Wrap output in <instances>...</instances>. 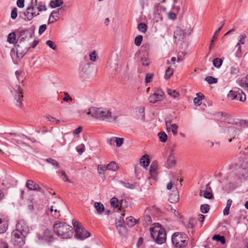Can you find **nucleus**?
<instances>
[{"label":"nucleus","instance_id":"7","mask_svg":"<svg viewBox=\"0 0 248 248\" xmlns=\"http://www.w3.org/2000/svg\"><path fill=\"white\" fill-rule=\"evenodd\" d=\"M26 235L22 232L14 230L12 232L11 241L14 246L21 247L25 244Z\"/></svg>","mask_w":248,"mask_h":248},{"label":"nucleus","instance_id":"42","mask_svg":"<svg viewBox=\"0 0 248 248\" xmlns=\"http://www.w3.org/2000/svg\"><path fill=\"white\" fill-rule=\"evenodd\" d=\"M173 70L171 68H168L165 72V78L167 79H169L170 76L173 74Z\"/></svg>","mask_w":248,"mask_h":248},{"label":"nucleus","instance_id":"1","mask_svg":"<svg viewBox=\"0 0 248 248\" xmlns=\"http://www.w3.org/2000/svg\"><path fill=\"white\" fill-rule=\"evenodd\" d=\"M87 114L90 115L95 119L110 123H116L120 116L118 113L112 112L108 108L94 107L90 108Z\"/></svg>","mask_w":248,"mask_h":248},{"label":"nucleus","instance_id":"21","mask_svg":"<svg viewBox=\"0 0 248 248\" xmlns=\"http://www.w3.org/2000/svg\"><path fill=\"white\" fill-rule=\"evenodd\" d=\"M196 95L197 96L194 98L193 103L195 105L199 106L202 104V100L204 98V95L201 93H198L196 94Z\"/></svg>","mask_w":248,"mask_h":248},{"label":"nucleus","instance_id":"47","mask_svg":"<svg viewBox=\"0 0 248 248\" xmlns=\"http://www.w3.org/2000/svg\"><path fill=\"white\" fill-rule=\"evenodd\" d=\"M31 11L30 10H28V7L26 8V12H24L22 13L23 15L25 16L24 19L25 20H27V21H30L31 20V18L29 17V16H30V15H31Z\"/></svg>","mask_w":248,"mask_h":248},{"label":"nucleus","instance_id":"32","mask_svg":"<svg viewBox=\"0 0 248 248\" xmlns=\"http://www.w3.org/2000/svg\"><path fill=\"white\" fill-rule=\"evenodd\" d=\"M158 136L162 142H165L168 139V136L164 131L158 133Z\"/></svg>","mask_w":248,"mask_h":248},{"label":"nucleus","instance_id":"64","mask_svg":"<svg viewBox=\"0 0 248 248\" xmlns=\"http://www.w3.org/2000/svg\"><path fill=\"white\" fill-rule=\"evenodd\" d=\"M119 233L120 234L123 235L126 232V229L124 226H122L120 228H117Z\"/></svg>","mask_w":248,"mask_h":248},{"label":"nucleus","instance_id":"45","mask_svg":"<svg viewBox=\"0 0 248 248\" xmlns=\"http://www.w3.org/2000/svg\"><path fill=\"white\" fill-rule=\"evenodd\" d=\"M45 117L49 121H50V122H51L52 123H53L54 124H59L60 123V120H57L55 118H54V117H53L52 116H49V115H47V116H45Z\"/></svg>","mask_w":248,"mask_h":248},{"label":"nucleus","instance_id":"6","mask_svg":"<svg viewBox=\"0 0 248 248\" xmlns=\"http://www.w3.org/2000/svg\"><path fill=\"white\" fill-rule=\"evenodd\" d=\"M33 39V32L29 30H25L20 31L17 37V43L28 44Z\"/></svg>","mask_w":248,"mask_h":248},{"label":"nucleus","instance_id":"11","mask_svg":"<svg viewBox=\"0 0 248 248\" xmlns=\"http://www.w3.org/2000/svg\"><path fill=\"white\" fill-rule=\"evenodd\" d=\"M15 230L22 232L24 235H27L29 232V228L24 220H20L16 224Z\"/></svg>","mask_w":248,"mask_h":248},{"label":"nucleus","instance_id":"14","mask_svg":"<svg viewBox=\"0 0 248 248\" xmlns=\"http://www.w3.org/2000/svg\"><path fill=\"white\" fill-rule=\"evenodd\" d=\"M61 11H64V9H63V7H61L60 8H59L57 10H53L51 13L50 14L49 16V19L47 21L48 24L53 23L55 21H57V19L55 18V17H58L59 15H60V12Z\"/></svg>","mask_w":248,"mask_h":248},{"label":"nucleus","instance_id":"59","mask_svg":"<svg viewBox=\"0 0 248 248\" xmlns=\"http://www.w3.org/2000/svg\"><path fill=\"white\" fill-rule=\"evenodd\" d=\"M37 7L38 12L46 11L47 10V7L46 5L39 4Z\"/></svg>","mask_w":248,"mask_h":248},{"label":"nucleus","instance_id":"2","mask_svg":"<svg viewBox=\"0 0 248 248\" xmlns=\"http://www.w3.org/2000/svg\"><path fill=\"white\" fill-rule=\"evenodd\" d=\"M55 233L62 239H67L73 236L72 227L62 221H56L53 226Z\"/></svg>","mask_w":248,"mask_h":248},{"label":"nucleus","instance_id":"63","mask_svg":"<svg viewBox=\"0 0 248 248\" xmlns=\"http://www.w3.org/2000/svg\"><path fill=\"white\" fill-rule=\"evenodd\" d=\"M38 42H39L38 40H36V39H34L33 41V42L31 44V42H30L29 43V44H26V45H29L30 46V47L35 48V46L38 44Z\"/></svg>","mask_w":248,"mask_h":248},{"label":"nucleus","instance_id":"50","mask_svg":"<svg viewBox=\"0 0 248 248\" xmlns=\"http://www.w3.org/2000/svg\"><path fill=\"white\" fill-rule=\"evenodd\" d=\"M239 71V68L237 66H232L230 68V73L231 74H236Z\"/></svg>","mask_w":248,"mask_h":248},{"label":"nucleus","instance_id":"35","mask_svg":"<svg viewBox=\"0 0 248 248\" xmlns=\"http://www.w3.org/2000/svg\"><path fill=\"white\" fill-rule=\"evenodd\" d=\"M202 193L204 197L206 199H211L213 197L212 193L209 191L201 190L200 194V196H202Z\"/></svg>","mask_w":248,"mask_h":248},{"label":"nucleus","instance_id":"43","mask_svg":"<svg viewBox=\"0 0 248 248\" xmlns=\"http://www.w3.org/2000/svg\"><path fill=\"white\" fill-rule=\"evenodd\" d=\"M110 203L111 206L113 207L117 208L119 206L118 200L115 197L111 199Z\"/></svg>","mask_w":248,"mask_h":248},{"label":"nucleus","instance_id":"61","mask_svg":"<svg viewBox=\"0 0 248 248\" xmlns=\"http://www.w3.org/2000/svg\"><path fill=\"white\" fill-rule=\"evenodd\" d=\"M147 29V26L146 24L140 23V32H145Z\"/></svg>","mask_w":248,"mask_h":248},{"label":"nucleus","instance_id":"53","mask_svg":"<svg viewBox=\"0 0 248 248\" xmlns=\"http://www.w3.org/2000/svg\"><path fill=\"white\" fill-rule=\"evenodd\" d=\"M246 38V35L244 33L241 34L239 37H238V41L239 42L238 43H240V44L243 45L245 44V39Z\"/></svg>","mask_w":248,"mask_h":248},{"label":"nucleus","instance_id":"52","mask_svg":"<svg viewBox=\"0 0 248 248\" xmlns=\"http://www.w3.org/2000/svg\"><path fill=\"white\" fill-rule=\"evenodd\" d=\"M178 128V126L176 124H173L171 125L170 130L174 135H176L177 134Z\"/></svg>","mask_w":248,"mask_h":248},{"label":"nucleus","instance_id":"55","mask_svg":"<svg viewBox=\"0 0 248 248\" xmlns=\"http://www.w3.org/2000/svg\"><path fill=\"white\" fill-rule=\"evenodd\" d=\"M46 44L51 48L53 50H55L56 49V46L55 45L54 43L51 40H47L46 42Z\"/></svg>","mask_w":248,"mask_h":248},{"label":"nucleus","instance_id":"18","mask_svg":"<svg viewBox=\"0 0 248 248\" xmlns=\"http://www.w3.org/2000/svg\"><path fill=\"white\" fill-rule=\"evenodd\" d=\"M225 132L228 133L230 136L233 139L241 132V130L235 126H231L226 128Z\"/></svg>","mask_w":248,"mask_h":248},{"label":"nucleus","instance_id":"9","mask_svg":"<svg viewBox=\"0 0 248 248\" xmlns=\"http://www.w3.org/2000/svg\"><path fill=\"white\" fill-rule=\"evenodd\" d=\"M30 48L29 45H26V44H19L16 42L15 46V49L16 51L17 57L18 58H22Z\"/></svg>","mask_w":248,"mask_h":248},{"label":"nucleus","instance_id":"56","mask_svg":"<svg viewBox=\"0 0 248 248\" xmlns=\"http://www.w3.org/2000/svg\"><path fill=\"white\" fill-rule=\"evenodd\" d=\"M17 16V9L16 8H14L11 11V17L13 19H15L16 18Z\"/></svg>","mask_w":248,"mask_h":248},{"label":"nucleus","instance_id":"38","mask_svg":"<svg viewBox=\"0 0 248 248\" xmlns=\"http://www.w3.org/2000/svg\"><path fill=\"white\" fill-rule=\"evenodd\" d=\"M205 79L209 84H215L217 82V79L212 76H208Z\"/></svg>","mask_w":248,"mask_h":248},{"label":"nucleus","instance_id":"5","mask_svg":"<svg viewBox=\"0 0 248 248\" xmlns=\"http://www.w3.org/2000/svg\"><path fill=\"white\" fill-rule=\"evenodd\" d=\"M187 236L186 234L175 232L171 237V241L173 245L177 248H182L187 244Z\"/></svg>","mask_w":248,"mask_h":248},{"label":"nucleus","instance_id":"24","mask_svg":"<svg viewBox=\"0 0 248 248\" xmlns=\"http://www.w3.org/2000/svg\"><path fill=\"white\" fill-rule=\"evenodd\" d=\"M175 164L174 156L173 154L170 155L166 163V167L170 168Z\"/></svg>","mask_w":248,"mask_h":248},{"label":"nucleus","instance_id":"46","mask_svg":"<svg viewBox=\"0 0 248 248\" xmlns=\"http://www.w3.org/2000/svg\"><path fill=\"white\" fill-rule=\"evenodd\" d=\"M85 149V146L83 144H81L76 147V150L79 155H81L83 153Z\"/></svg>","mask_w":248,"mask_h":248},{"label":"nucleus","instance_id":"54","mask_svg":"<svg viewBox=\"0 0 248 248\" xmlns=\"http://www.w3.org/2000/svg\"><path fill=\"white\" fill-rule=\"evenodd\" d=\"M108 170V168L107 167V165H99L97 167V170L98 172L101 174L102 171H104L106 170Z\"/></svg>","mask_w":248,"mask_h":248},{"label":"nucleus","instance_id":"23","mask_svg":"<svg viewBox=\"0 0 248 248\" xmlns=\"http://www.w3.org/2000/svg\"><path fill=\"white\" fill-rule=\"evenodd\" d=\"M44 238L48 242H51L53 240V233L49 230H46L44 232Z\"/></svg>","mask_w":248,"mask_h":248},{"label":"nucleus","instance_id":"39","mask_svg":"<svg viewBox=\"0 0 248 248\" xmlns=\"http://www.w3.org/2000/svg\"><path fill=\"white\" fill-rule=\"evenodd\" d=\"M46 161L47 163L51 164V165L57 168H60V165L58 162L55 159L52 158H47Z\"/></svg>","mask_w":248,"mask_h":248},{"label":"nucleus","instance_id":"34","mask_svg":"<svg viewBox=\"0 0 248 248\" xmlns=\"http://www.w3.org/2000/svg\"><path fill=\"white\" fill-rule=\"evenodd\" d=\"M223 61L220 58H215L213 60V65L215 67L218 68H220L222 64Z\"/></svg>","mask_w":248,"mask_h":248},{"label":"nucleus","instance_id":"15","mask_svg":"<svg viewBox=\"0 0 248 248\" xmlns=\"http://www.w3.org/2000/svg\"><path fill=\"white\" fill-rule=\"evenodd\" d=\"M158 169V163L156 161H154L152 162L149 169V173L150 176L153 179H155L157 175V170Z\"/></svg>","mask_w":248,"mask_h":248},{"label":"nucleus","instance_id":"57","mask_svg":"<svg viewBox=\"0 0 248 248\" xmlns=\"http://www.w3.org/2000/svg\"><path fill=\"white\" fill-rule=\"evenodd\" d=\"M46 29V24H43L41 25L39 29L38 33L41 35L45 32Z\"/></svg>","mask_w":248,"mask_h":248},{"label":"nucleus","instance_id":"36","mask_svg":"<svg viewBox=\"0 0 248 248\" xmlns=\"http://www.w3.org/2000/svg\"><path fill=\"white\" fill-rule=\"evenodd\" d=\"M212 239L215 240L220 242L222 244L225 243V239L224 236H220L219 235H215Z\"/></svg>","mask_w":248,"mask_h":248},{"label":"nucleus","instance_id":"25","mask_svg":"<svg viewBox=\"0 0 248 248\" xmlns=\"http://www.w3.org/2000/svg\"><path fill=\"white\" fill-rule=\"evenodd\" d=\"M138 219H136L133 217H129L126 218V224L130 227H133L138 222Z\"/></svg>","mask_w":248,"mask_h":248},{"label":"nucleus","instance_id":"4","mask_svg":"<svg viewBox=\"0 0 248 248\" xmlns=\"http://www.w3.org/2000/svg\"><path fill=\"white\" fill-rule=\"evenodd\" d=\"M72 224L75 230V236L77 239L83 240L90 236V233L78 221L73 219Z\"/></svg>","mask_w":248,"mask_h":248},{"label":"nucleus","instance_id":"37","mask_svg":"<svg viewBox=\"0 0 248 248\" xmlns=\"http://www.w3.org/2000/svg\"><path fill=\"white\" fill-rule=\"evenodd\" d=\"M210 210V206L207 204H202L200 207V210L202 213L206 214Z\"/></svg>","mask_w":248,"mask_h":248},{"label":"nucleus","instance_id":"22","mask_svg":"<svg viewBox=\"0 0 248 248\" xmlns=\"http://www.w3.org/2000/svg\"><path fill=\"white\" fill-rule=\"evenodd\" d=\"M162 96V95L159 93H154L149 96V100L151 103H155L158 100H160Z\"/></svg>","mask_w":248,"mask_h":248},{"label":"nucleus","instance_id":"12","mask_svg":"<svg viewBox=\"0 0 248 248\" xmlns=\"http://www.w3.org/2000/svg\"><path fill=\"white\" fill-rule=\"evenodd\" d=\"M142 51L143 53V57L140 59V61H142V65L143 66H148L149 64V62L148 59V51L149 49V45L145 44L141 46Z\"/></svg>","mask_w":248,"mask_h":248},{"label":"nucleus","instance_id":"51","mask_svg":"<svg viewBox=\"0 0 248 248\" xmlns=\"http://www.w3.org/2000/svg\"><path fill=\"white\" fill-rule=\"evenodd\" d=\"M165 124L167 131H170V130L171 125L172 124L171 120L166 118L165 120Z\"/></svg>","mask_w":248,"mask_h":248},{"label":"nucleus","instance_id":"16","mask_svg":"<svg viewBox=\"0 0 248 248\" xmlns=\"http://www.w3.org/2000/svg\"><path fill=\"white\" fill-rule=\"evenodd\" d=\"M179 195L177 187H174L172 193H170L169 201L171 203H176L179 201Z\"/></svg>","mask_w":248,"mask_h":248},{"label":"nucleus","instance_id":"10","mask_svg":"<svg viewBox=\"0 0 248 248\" xmlns=\"http://www.w3.org/2000/svg\"><path fill=\"white\" fill-rule=\"evenodd\" d=\"M186 35V32L184 30L179 27H177L174 32L173 37L178 43L182 45L184 43Z\"/></svg>","mask_w":248,"mask_h":248},{"label":"nucleus","instance_id":"60","mask_svg":"<svg viewBox=\"0 0 248 248\" xmlns=\"http://www.w3.org/2000/svg\"><path fill=\"white\" fill-rule=\"evenodd\" d=\"M96 54L95 51H93L90 54V59L91 61L94 62L96 59Z\"/></svg>","mask_w":248,"mask_h":248},{"label":"nucleus","instance_id":"26","mask_svg":"<svg viewBox=\"0 0 248 248\" xmlns=\"http://www.w3.org/2000/svg\"><path fill=\"white\" fill-rule=\"evenodd\" d=\"M94 207L98 214H100L105 211L104 205L100 202H95L94 203Z\"/></svg>","mask_w":248,"mask_h":248},{"label":"nucleus","instance_id":"48","mask_svg":"<svg viewBox=\"0 0 248 248\" xmlns=\"http://www.w3.org/2000/svg\"><path fill=\"white\" fill-rule=\"evenodd\" d=\"M240 85L244 88H246L247 90L248 91V75H247L246 77V80L245 82H243L242 81H241L240 83H239Z\"/></svg>","mask_w":248,"mask_h":248},{"label":"nucleus","instance_id":"44","mask_svg":"<svg viewBox=\"0 0 248 248\" xmlns=\"http://www.w3.org/2000/svg\"><path fill=\"white\" fill-rule=\"evenodd\" d=\"M113 138H114V137H113ZM115 142H116V146L118 147H120L123 144L124 141V139L122 138H118V137L115 138Z\"/></svg>","mask_w":248,"mask_h":248},{"label":"nucleus","instance_id":"62","mask_svg":"<svg viewBox=\"0 0 248 248\" xmlns=\"http://www.w3.org/2000/svg\"><path fill=\"white\" fill-rule=\"evenodd\" d=\"M153 77V75L152 74L148 73L146 74L145 78V82L148 83L150 82Z\"/></svg>","mask_w":248,"mask_h":248},{"label":"nucleus","instance_id":"30","mask_svg":"<svg viewBox=\"0 0 248 248\" xmlns=\"http://www.w3.org/2000/svg\"><path fill=\"white\" fill-rule=\"evenodd\" d=\"M223 26V24H222V26L221 27H220L214 33V34L213 36L212 37V38L210 41V46H209L210 50L211 49L212 47L214 46V40L217 38V33H218V32H219L220 31Z\"/></svg>","mask_w":248,"mask_h":248},{"label":"nucleus","instance_id":"8","mask_svg":"<svg viewBox=\"0 0 248 248\" xmlns=\"http://www.w3.org/2000/svg\"><path fill=\"white\" fill-rule=\"evenodd\" d=\"M228 96L232 99L239 100L240 101H244L246 100L244 93L237 88H235L233 90L230 91Z\"/></svg>","mask_w":248,"mask_h":248},{"label":"nucleus","instance_id":"28","mask_svg":"<svg viewBox=\"0 0 248 248\" xmlns=\"http://www.w3.org/2000/svg\"><path fill=\"white\" fill-rule=\"evenodd\" d=\"M152 220L150 215L146 214L144 216L143 226L144 227H147L149 225L151 224Z\"/></svg>","mask_w":248,"mask_h":248},{"label":"nucleus","instance_id":"31","mask_svg":"<svg viewBox=\"0 0 248 248\" xmlns=\"http://www.w3.org/2000/svg\"><path fill=\"white\" fill-rule=\"evenodd\" d=\"M120 183L127 188L133 189L137 187V186L135 184H132L129 182H125L122 181H120Z\"/></svg>","mask_w":248,"mask_h":248},{"label":"nucleus","instance_id":"40","mask_svg":"<svg viewBox=\"0 0 248 248\" xmlns=\"http://www.w3.org/2000/svg\"><path fill=\"white\" fill-rule=\"evenodd\" d=\"M217 116L222 122L225 121L229 118L228 114L222 112H218Z\"/></svg>","mask_w":248,"mask_h":248},{"label":"nucleus","instance_id":"20","mask_svg":"<svg viewBox=\"0 0 248 248\" xmlns=\"http://www.w3.org/2000/svg\"><path fill=\"white\" fill-rule=\"evenodd\" d=\"M8 225V221L6 219L0 218V233L6 232Z\"/></svg>","mask_w":248,"mask_h":248},{"label":"nucleus","instance_id":"49","mask_svg":"<svg viewBox=\"0 0 248 248\" xmlns=\"http://www.w3.org/2000/svg\"><path fill=\"white\" fill-rule=\"evenodd\" d=\"M64 97L63 98V100L64 101L68 102L72 101V98L70 96L67 92H64Z\"/></svg>","mask_w":248,"mask_h":248},{"label":"nucleus","instance_id":"41","mask_svg":"<svg viewBox=\"0 0 248 248\" xmlns=\"http://www.w3.org/2000/svg\"><path fill=\"white\" fill-rule=\"evenodd\" d=\"M168 93L170 95L173 97L174 98L178 97L180 95L179 93L177 92L176 90L171 89L168 90Z\"/></svg>","mask_w":248,"mask_h":248},{"label":"nucleus","instance_id":"17","mask_svg":"<svg viewBox=\"0 0 248 248\" xmlns=\"http://www.w3.org/2000/svg\"><path fill=\"white\" fill-rule=\"evenodd\" d=\"M22 89L19 85L18 86V92L15 95V104L16 106L21 107L22 105L21 99L23 96L22 94Z\"/></svg>","mask_w":248,"mask_h":248},{"label":"nucleus","instance_id":"3","mask_svg":"<svg viewBox=\"0 0 248 248\" xmlns=\"http://www.w3.org/2000/svg\"><path fill=\"white\" fill-rule=\"evenodd\" d=\"M150 228L151 236L157 244H163L166 240L165 230L159 223H155Z\"/></svg>","mask_w":248,"mask_h":248},{"label":"nucleus","instance_id":"58","mask_svg":"<svg viewBox=\"0 0 248 248\" xmlns=\"http://www.w3.org/2000/svg\"><path fill=\"white\" fill-rule=\"evenodd\" d=\"M237 48L236 55L239 56L241 55V46L240 43H237L235 46Z\"/></svg>","mask_w":248,"mask_h":248},{"label":"nucleus","instance_id":"13","mask_svg":"<svg viewBox=\"0 0 248 248\" xmlns=\"http://www.w3.org/2000/svg\"><path fill=\"white\" fill-rule=\"evenodd\" d=\"M26 186L30 190L39 191L44 193V191L38 184L35 183L32 180H29L26 183Z\"/></svg>","mask_w":248,"mask_h":248},{"label":"nucleus","instance_id":"27","mask_svg":"<svg viewBox=\"0 0 248 248\" xmlns=\"http://www.w3.org/2000/svg\"><path fill=\"white\" fill-rule=\"evenodd\" d=\"M107 167L108 168V170L114 171L117 170L119 168L118 164L114 161L109 162V163L107 165Z\"/></svg>","mask_w":248,"mask_h":248},{"label":"nucleus","instance_id":"33","mask_svg":"<svg viewBox=\"0 0 248 248\" xmlns=\"http://www.w3.org/2000/svg\"><path fill=\"white\" fill-rule=\"evenodd\" d=\"M16 35L14 32H11L9 34L7 38V41L10 43L13 44L16 40Z\"/></svg>","mask_w":248,"mask_h":248},{"label":"nucleus","instance_id":"19","mask_svg":"<svg viewBox=\"0 0 248 248\" xmlns=\"http://www.w3.org/2000/svg\"><path fill=\"white\" fill-rule=\"evenodd\" d=\"M150 163V159L149 155L145 154L140 157V166L147 169Z\"/></svg>","mask_w":248,"mask_h":248},{"label":"nucleus","instance_id":"29","mask_svg":"<svg viewBox=\"0 0 248 248\" xmlns=\"http://www.w3.org/2000/svg\"><path fill=\"white\" fill-rule=\"evenodd\" d=\"M63 1L61 0H51L50 2V6L52 8H55L61 6L63 4Z\"/></svg>","mask_w":248,"mask_h":248}]
</instances>
